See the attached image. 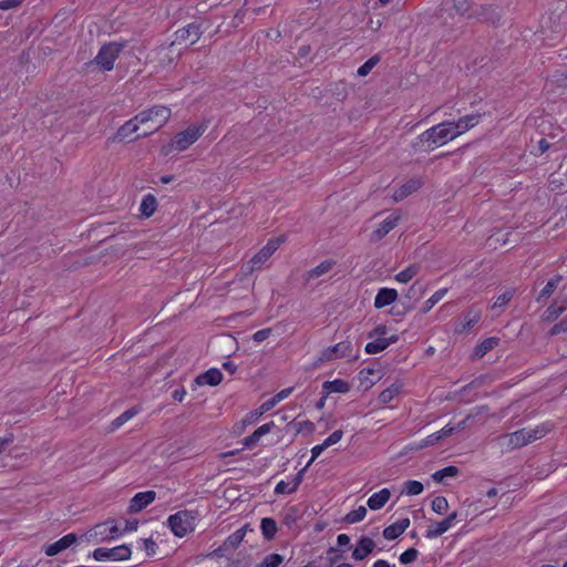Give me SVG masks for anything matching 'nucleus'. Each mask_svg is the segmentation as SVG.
<instances>
[{"instance_id": "obj_1", "label": "nucleus", "mask_w": 567, "mask_h": 567, "mask_svg": "<svg viewBox=\"0 0 567 567\" xmlns=\"http://www.w3.org/2000/svg\"><path fill=\"white\" fill-rule=\"evenodd\" d=\"M453 140L447 121L433 125L417 136V142L429 151L443 146Z\"/></svg>"}, {"instance_id": "obj_2", "label": "nucleus", "mask_w": 567, "mask_h": 567, "mask_svg": "<svg viewBox=\"0 0 567 567\" xmlns=\"http://www.w3.org/2000/svg\"><path fill=\"white\" fill-rule=\"evenodd\" d=\"M197 519V512L184 509L169 515L167 518V525L176 537L182 538L195 530Z\"/></svg>"}, {"instance_id": "obj_3", "label": "nucleus", "mask_w": 567, "mask_h": 567, "mask_svg": "<svg viewBox=\"0 0 567 567\" xmlns=\"http://www.w3.org/2000/svg\"><path fill=\"white\" fill-rule=\"evenodd\" d=\"M172 115L171 109L164 105H155L138 113V120L142 124H150V131H145L143 136H147L163 127Z\"/></svg>"}, {"instance_id": "obj_4", "label": "nucleus", "mask_w": 567, "mask_h": 567, "mask_svg": "<svg viewBox=\"0 0 567 567\" xmlns=\"http://www.w3.org/2000/svg\"><path fill=\"white\" fill-rule=\"evenodd\" d=\"M547 430L544 426L525 427L502 436V444L511 449H518L542 439Z\"/></svg>"}, {"instance_id": "obj_5", "label": "nucleus", "mask_w": 567, "mask_h": 567, "mask_svg": "<svg viewBox=\"0 0 567 567\" xmlns=\"http://www.w3.org/2000/svg\"><path fill=\"white\" fill-rule=\"evenodd\" d=\"M453 10L456 14L481 21L493 20L494 9L489 6L471 3L470 0H453Z\"/></svg>"}, {"instance_id": "obj_6", "label": "nucleus", "mask_w": 567, "mask_h": 567, "mask_svg": "<svg viewBox=\"0 0 567 567\" xmlns=\"http://www.w3.org/2000/svg\"><path fill=\"white\" fill-rule=\"evenodd\" d=\"M122 535L123 532L118 528L116 522L110 519L93 526L84 534V537L87 542L103 543L117 539Z\"/></svg>"}, {"instance_id": "obj_7", "label": "nucleus", "mask_w": 567, "mask_h": 567, "mask_svg": "<svg viewBox=\"0 0 567 567\" xmlns=\"http://www.w3.org/2000/svg\"><path fill=\"white\" fill-rule=\"evenodd\" d=\"M246 535L245 528H239L230 534L224 543L207 555L197 556V563L206 558H228L241 544Z\"/></svg>"}, {"instance_id": "obj_8", "label": "nucleus", "mask_w": 567, "mask_h": 567, "mask_svg": "<svg viewBox=\"0 0 567 567\" xmlns=\"http://www.w3.org/2000/svg\"><path fill=\"white\" fill-rule=\"evenodd\" d=\"M206 131V125L194 124L178 132L171 141L169 151L182 152L192 146Z\"/></svg>"}, {"instance_id": "obj_9", "label": "nucleus", "mask_w": 567, "mask_h": 567, "mask_svg": "<svg viewBox=\"0 0 567 567\" xmlns=\"http://www.w3.org/2000/svg\"><path fill=\"white\" fill-rule=\"evenodd\" d=\"M342 358H357V355L353 354V344L349 340L324 348L320 352L317 362L324 363Z\"/></svg>"}, {"instance_id": "obj_10", "label": "nucleus", "mask_w": 567, "mask_h": 567, "mask_svg": "<svg viewBox=\"0 0 567 567\" xmlns=\"http://www.w3.org/2000/svg\"><path fill=\"white\" fill-rule=\"evenodd\" d=\"M132 550L127 545H120L112 548L99 547L93 551L96 561H120L131 557Z\"/></svg>"}, {"instance_id": "obj_11", "label": "nucleus", "mask_w": 567, "mask_h": 567, "mask_svg": "<svg viewBox=\"0 0 567 567\" xmlns=\"http://www.w3.org/2000/svg\"><path fill=\"white\" fill-rule=\"evenodd\" d=\"M121 50L122 47L117 43H109L103 45L95 56L96 64L105 71H111Z\"/></svg>"}, {"instance_id": "obj_12", "label": "nucleus", "mask_w": 567, "mask_h": 567, "mask_svg": "<svg viewBox=\"0 0 567 567\" xmlns=\"http://www.w3.org/2000/svg\"><path fill=\"white\" fill-rule=\"evenodd\" d=\"M284 241L281 238L270 239L251 259V269L261 268L266 261L274 255V252L279 248L280 244Z\"/></svg>"}, {"instance_id": "obj_13", "label": "nucleus", "mask_w": 567, "mask_h": 567, "mask_svg": "<svg viewBox=\"0 0 567 567\" xmlns=\"http://www.w3.org/2000/svg\"><path fill=\"white\" fill-rule=\"evenodd\" d=\"M480 114H470L460 117L457 121H447L454 140L476 126L480 123Z\"/></svg>"}, {"instance_id": "obj_14", "label": "nucleus", "mask_w": 567, "mask_h": 567, "mask_svg": "<svg viewBox=\"0 0 567 567\" xmlns=\"http://www.w3.org/2000/svg\"><path fill=\"white\" fill-rule=\"evenodd\" d=\"M456 520H457V513L453 512L446 518H444L443 520L432 523L427 527L424 536L427 539L437 538L439 536L443 535L449 529H451L456 524Z\"/></svg>"}, {"instance_id": "obj_15", "label": "nucleus", "mask_w": 567, "mask_h": 567, "mask_svg": "<svg viewBox=\"0 0 567 567\" xmlns=\"http://www.w3.org/2000/svg\"><path fill=\"white\" fill-rule=\"evenodd\" d=\"M78 540V536L74 533L66 534L65 536L61 537L59 540L49 544L44 548V553L47 556H55L60 554L61 551L68 549L70 546L75 544Z\"/></svg>"}, {"instance_id": "obj_16", "label": "nucleus", "mask_w": 567, "mask_h": 567, "mask_svg": "<svg viewBox=\"0 0 567 567\" xmlns=\"http://www.w3.org/2000/svg\"><path fill=\"white\" fill-rule=\"evenodd\" d=\"M155 497L156 493L154 491L140 492L131 499L128 511L131 513H138L153 503Z\"/></svg>"}, {"instance_id": "obj_17", "label": "nucleus", "mask_w": 567, "mask_h": 567, "mask_svg": "<svg viewBox=\"0 0 567 567\" xmlns=\"http://www.w3.org/2000/svg\"><path fill=\"white\" fill-rule=\"evenodd\" d=\"M373 340L365 344V352L369 354H377L385 350L389 346L398 342L399 337L395 333L390 334L386 338H372Z\"/></svg>"}, {"instance_id": "obj_18", "label": "nucleus", "mask_w": 567, "mask_h": 567, "mask_svg": "<svg viewBox=\"0 0 567 567\" xmlns=\"http://www.w3.org/2000/svg\"><path fill=\"white\" fill-rule=\"evenodd\" d=\"M400 215L398 213H392L386 216L373 230V238L379 240L386 236L392 229H394L400 220Z\"/></svg>"}, {"instance_id": "obj_19", "label": "nucleus", "mask_w": 567, "mask_h": 567, "mask_svg": "<svg viewBox=\"0 0 567 567\" xmlns=\"http://www.w3.org/2000/svg\"><path fill=\"white\" fill-rule=\"evenodd\" d=\"M143 125L142 122H140L138 120V114L135 115L133 118L128 120L127 122H125L118 130H117V133H116V136L120 141H123V140H135V137H133V134L136 133L140 128V126ZM141 135H137V137H140Z\"/></svg>"}, {"instance_id": "obj_20", "label": "nucleus", "mask_w": 567, "mask_h": 567, "mask_svg": "<svg viewBox=\"0 0 567 567\" xmlns=\"http://www.w3.org/2000/svg\"><path fill=\"white\" fill-rule=\"evenodd\" d=\"M223 380V373L215 368H212L204 373H200L196 377L194 383L195 385L202 386V385H210L215 386L218 385Z\"/></svg>"}, {"instance_id": "obj_21", "label": "nucleus", "mask_w": 567, "mask_h": 567, "mask_svg": "<svg viewBox=\"0 0 567 567\" xmlns=\"http://www.w3.org/2000/svg\"><path fill=\"white\" fill-rule=\"evenodd\" d=\"M374 548H375V543L373 542V539H371L367 536H362L358 540L357 546L353 549L352 557L355 560H362L367 556H369L373 551Z\"/></svg>"}, {"instance_id": "obj_22", "label": "nucleus", "mask_w": 567, "mask_h": 567, "mask_svg": "<svg viewBox=\"0 0 567 567\" xmlns=\"http://www.w3.org/2000/svg\"><path fill=\"white\" fill-rule=\"evenodd\" d=\"M398 299V291L393 288H381L377 292L374 298V307L377 309H382L386 306L392 305Z\"/></svg>"}, {"instance_id": "obj_23", "label": "nucleus", "mask_w": 567, "mask_h": 567, "mask_svg": "<svg viewBox=\"0 0 567 567\" xmlns=\"http://www.w3.org/2000/svg\"><path fill=\"white\" fill-rule=\"evenodd\" d=\"M409 526L410 519L408 517L401 518L383 529V537L388 540H393L402 535Z\"/></svg>"}, {"instance_id": "obj_24", "label": "nucleus", "mask_w": 567, "mask_h": 567, "mask_svg": "<svg viewBox=\"0 0 567 567\" xmlns=\"http://www.w3.org/2000/svg\"><path fill=\"white\" fill-rule=\"evenodd\" d=\"M200 34L202 32L199 25L190 23L176 32V39L178 41H185L194 44L198 41Z\"/></svg>"}, {"instance_id": "obj_25", "label": "nucleus", "mask_w": 567, "mask_h": 567, "mask_svg": "<svg viewBox=\"0 0 567 567\" xmlns=\"http://www.w3.org/2000/svg\"><path fill=\"white\" fill-rule=\"evenodd\" d=\"M391 492L389 488H382L373 493L367 502V505L372 511L381 509L390 499Z\"/></svg>"}, {"instance_id": "obj_26", "label": "nucleus", "mask_w": 567, "mask_h": 567, "mask_svg": "<svg viewBox=\"0 0 567 567\" xmlns=\"http://www.w3.org/2000/svg\"><path fill=\"white\" fill-rule=\"evenodd\" d=\"M421 186H422L421 179L412 178L394 192L393 198L395 202H400V200L404 199L406 196L416 192Z\"/></svg>"}, {"instance_id": "obj_27", "label": "nucleus", "mask_w": 567, "mask_h": 567, "mask_svg": "<svg viewBox=\"0 0 567 567\" xmlns=\"http://www.w3.org/2000/svg\"><path fill=\"white\" fill-rule=\"evenodd\" d=\"M567 309V299L555 300L544 312V320L553 321Z\"/></svg>"}, {"instance_id": "obj_28", "label": "nucleus", "mask_w": 567, "mask_h": 567, "mask_svg": "<svg viewBox=\"0 0 567 567\" xmlns=\"http://www.w3.org/2000/svg\"><path fill=\"white\" fill-rule=\"evenodd\" d=\"M322 390L326 395L331 393H347L350 390V386L347 381L341 379H336L333 381H326L322 384Z\"/></svg>"}, {"instance_id": "obj_29", "label": "nucleus", "mask_w": 567, "mask_h": 567, "mask_svg": "<svg viewBox=\"0 0 567 567\" xmlns=\"http://www.w3.org/2000/svg\"><path fill=\"white\" fill-rule=\"evenodd\" d=\"M481 319V311L480 310H470L465 316L463 321L460 323L458 327L455 328L456 332L462 333L466 330H470L473 328Z\"/></svg>"}, {"instance_id": "obj_30", "label": "nucleus", "mask_w": 567, "mask_h": 567, "mask_svg": "<svg viewBox=\"0 0 567 567\" xmlns=\"http://www.w3.org/2000/svg\"><path fill=\"white\" fill-rule=\"evenodd\" d=\"M157 208L156 197L152 194H147L143 197L140 205V214L141 216L148 218L151 217Z\"/></svg>"}, {"instance_id": "obj_31", "label": "nucleus", "mask_w": 567, "mask_h": 567, "mask_svg": "<svg viewBox=\"0 0 567 567\" xmlns=\"http://www.w3.org/2000/svg\"><path fill=\"white\" fill-rule=\"evenodd\" d=\"M401 384L392 383L389 388L383 390L379 395V402L381 404H388L394 400V398L400 393Z\"/></svg>"}, {"instance_id": "obj_32", "label": "nucleus", "mask_w": 567, "mask_h": 567, "mask_svg": "<svg viewBox=\"0 0 567 567\" xmlns=\"http://www.w3.org/2000/svg\"><path fill=\"white\" fill-rule=\"evenodd\" d=\"M498 344V339L497 338H487L485 340H483L476 348H475V351H474V357L475 358H482L484 357L488 351H491L492 349H494L496 346Z\"/></svg>"}, {"instance_id": "obj_33", "label": "nucleus", "mask_w": 567, "mask_h": 567, "mask_svg": "<svg viewBox=\"0 0 567 567\" xmlns=\"http://www.w3.org/2000/svg\"><path fill=\"white\" fill-rule=\"evenodd\" d=\"M260 529L266 539H272L277 533V523L270 517L261 519Z\"/></svg>"}, {"instance_id": "obj_34", "label": "nucleus", "mask_w": 567, "mask_h": 567, "mask_svg": "<svg viewBox=\"0 0 567 567\" xmlns=\"http://www.w3.org/2000/svg\"><path fill=\"white\" fill-rule=\"evenodd\" d=\"M560 280H561V278L559 276H556V277L549 279L547 281V284L545 285V287L540 290L537 300L540 301L542 299L549 298L557 289Z\"/></svg>"}, {"instance_id": "obj_35", "label": "nucleus", "mask_w": 567, "mask_h": 567, "mask_svg": "<svg viewBox=\"0 0 567 567\" xmlns=\"http://www.w3.org/2000/svg\"><path fill=\"white\" fill-rule=\"evenodd\" d=\"M447 293V288H442L436 290L424 303L422 307V312H429L439 301H441L445 295Z\"/></svg>"}, {"instance_id": "obj_36", "label": "nucleus", "mask_w": 567, "mask_h": 567, "mask_svg": "<svg viewBox=\"0 0 567 567\" xmlns=\"http://www.w3.org/2000/svg\"><path fill=\"white\" fill-rule=\"evenodd\" d=\"M419 272V267L416 265H411L408 268L401 270L395 275V280L401 284H408L411 281Z\"/></svg>"}, {"instance_id": "obj_37", "label": "nucleus", "mask_w": 567, "mask_h": 567, "mask_svg": "<svg viewBox=\"0 0 567 567\" xmlns=\"http://www.w3.org/2000/svg\"><path fill=\"white\" fill-rule=\"evenodd\" d=\"M458 474V468L456 466H446L442 470H439L432 474V478L441 483L446 477H455Z\"/></svg>"}, {"instance_id": "obj_38", "label": "nucleus", "mask_w": 567, "mask_h": 567, "mask_svg": "<svg viewBox=\"0 0 567 567\" xmlns=\"http://www.w3.org/2000/svg\"><path fill=\"white\" fill-rule=\"evenodd\" d=\"M333 262L330 260L322 261L308 272L309 279H316L331 270Z\"/></svg>"}, {"instance_id": "obj_39", "label": "nucleus", "mask_w": 567, "mask_h": 567, "mask_svg": "<svg viewBox=\"0 0 567 567\" xmlns=\"http://www.w3.org/2000/svg\"><path fill=\"white\" fill-rule=\"evenodd\" d=\"M423 484L419 481L410 480L404 483L403 493L410 496L419 495L423 492Z\"/></svg>"}, {"instance_id": "obj_40", "label": "nucleus", "mask_w": 567, "mask_h": 567, "mask_svg": "<svg viewBox=\"0 0 567 567\" xmlns=\"http://www.w3.org/2000/svg\"><path fill=\"white\" fill-rule=\"evenodd\" d=\"M379 55H373L368 59L357 71V74L361 78L367 76L373 68L379 63Z\"/></svg>"}, {"instance_id": "obj_41", "label": "nucleus", "mask_w": 567, "mask_h": 567, "mask_svg": "<svg viewBox=\"0 0 567 567\" xmlns=\"http://www.w3.org/2000/svg\"><path fill=\"white\" fill-rule=\"evenodd\" d=\"M513 296H514V290L513 289L506 290L505 292H503L502 295L496 297V299L494 300V302L492 305V309L496 310V309H502V308L506 307L507 303L513 298Z\"/></svg>"}, {"instance_id": "obj_42", "label": "nucleus", "mask_w": 567, "mask_h": 567, "mask_svg": "<svg viewBox=\"0 0 567 567\" xmlns=\"http://www.w3.org/2000/svg\"><path fill=\"white\" fill-rule=\"evenodd\" d=\"M284 561V557L279 554H270L257 565V567H279Z\"/></svg>"}, {"instance_id": "obj_43", "label": "nucleus", "mask_w": 567, "mask_h": 567, "mask_svg": "<svg viewBox=\"0 0 567 567\" xmlns=\"http://www.w3.org/2000/svg\"><path fill=\"white\" fill-rule=\"evenodd\" d=\"M367 515V508L364 506H359L358 508L349 512L346 516V520L349 524H355L364 519Z\"/></svg>"}, {"instance_id": "obj_44", "label": "nucleus", "mask_w": 567, "mask_h": 567, "mask_svg": "<svg viewBox=\"0 0 567 567\" xmlns=\"http://www.w3.org/2000/svg\"><path fill=\"white\" fill-rule=\"evenodd\" d=\"M431 507L434 513L443 515L449 508V502L444 496H436L433 498Z\"/></svg>"}, {"instance_id": "obj_45", "label": "nucleus", "mask_w": 567, "mask_h": 567, "mask_svg": "<svg viewBox=\"0 0 567 567\" xmlns=\"http://www.w3.org/2000/svg\"><path fill=\"white\" fill-rule=\"evenodd\" d=\"M298 488L295 486L291 480L289 481H280L275 486L276 494H292Z\"/></svg>"}, {"instance_id": "obj_46", "label": "nucleus", "mask_w": 567, "mask_h": 567, "mask_svg": "<svg viewBox=\"0 0 567 567\" xmlns=\"http://www.w3.org/2000/svg\"><path fill=\"white\" fill-rule=\"evenodd\" d=\"M137 414V410L135 409H130V410H126L125 412H123L121 415H118L114 421H113V426L115 429L122 426L124 423H126L128 420H131L133 416H135Z\"/></svg>"}, {"instance_id": "obj_47", "label": "nucleus", "mask_w": 567, "mask_h": 567, "mask_svg": "<svg viewBox=\"0 0 567 567\" xmlns=\"http://www.w3.org/2000/svg\"><path fill=\"white\" fill-rule=\"evenodd\" d=\"M551 18L550 17H543L540 21V27L545 31L546 29H550L553 33L560 34L564 31V27L561 23H554L553 25H549Z\"/></svg>"}, {"instance_id": "obj_48", "label": "nucleus", "mask_w": 567, "mask_h": 567, "mask_svg": "<svg viewBox=\"0 0 567 567\" xmlns=\"http://www.w3.org/2000/svg\"><path fill=\"white\" fill-rule=\"evenodd\" d=\"M417 555L419 551L415 548H409L400 555L399 560L403 565L411 564L417 559Z\"/></svg>"}, {"instance_id": "obj_49", "label": "nucleus", "mask_w": 567, "mask_h": 567, "mask_svg": "<svg viewBox=\"0 0 567 567\" xmlns=\"http://www.w3.org/2000/svg\"><path fill=\"white\" fill-rule=\"evenodd\" d=\"M465 425V421H462L460 422L456 426H452L450 424H446L445 426H443L439 432L441 439H444V437H447L450 435H452L453 433H455L456 431L463 429Z\"/></svg>"}, {"instance_id": "obj_50", "label": "nucleus", "mask_w": 567, "mask_h": 567, "mask_svg": "<svg viewBox=\"0 0 567 567\" xmlns=\"http://www.w3.org/2000/svg\"><path fill=\"white\" fill-rule=\"evenodd\" d=\"M274 427H275L274 422L265 423V424L260 425L258 429H256L252 432V435L256 437L257 442H259L260 439L264 435L268 434Z\"/></svg>"}, {"instance_id": "obj_51", "label": "nucleus", "mask_w": 567, "mask_h": 567, "mask_svg": "<svg viewBox=\"0 0 567 567\" xmlns=\"http://www.w3.org/2000/svg\"><path fill=\"white\" fill-rule=\"evenodd\" d=\"M271 332H272L271 328H265V329L258 330L252 334V340L257 343H260V342L265 341L266 339H268L271 336Z\"/></svg>"}, {"instance_id": "obj_52", "label": "nucleus", "mask_w": 567, "mask_h": 567, "mask_svg": "<svg viewBox=\"0 0 567 567\" xmlns=\"http://www.w3.org/2000/svg\"><path fill=\"white\" fill-rule=\"evenodd\" d=\"M262 415L261 411L258 409L254 410V411H250L249 413H247L243 420V423L245 425H250V424H254L255 422H257L259 420V417Z\"/></svg>"}, {"instance_id": "obj_53", "label": "nucleus", "mask_w": 567, "mask_h": 567, "mask_svg": "<svg viewBox=\"0 0 567 567\" xmlns=\"http://www.w3.org/2000/svg\"><path fill=\"white\" fill-rule=\"evenodd\" d=\"M566 331H567V317L564 318L558 323L554 324V327L549 331V336H556V334H559V333L566 332Z\"/></svg>"}, {"instance_id": "obj_54", "label": "nucleus", "mask_w": 567, "mask_h": 567, "mask_svg": "<svg viewBox=\"0 0 567 567\" xmlns=\"http://www.w3.org/2000/svg\"><path fill=\"white\" fill-rule=\"evenodd\" d=\"M388 327L384 324H380L375 327L370 333L369 338H386L388 336Z\"/></svg>"}, {"instance_id": "obj_55", "label": "nucleus", "mask_w": 567, "mask_h": 567, "mask_svg": "<svg viewBox=\"0 0 567 567\" xmlns=\"http://www.w3.org/2000/svg\"><path fill=\"white\" fill-rule=\"evenodd\" d=\"M441 439L439 432H434L426 436L422 443L420 444V447H426L436 444Z\"/></svg>"}, {"instance_id": "obj_56", "label": "nucleus", "mask_w": 567, "mask_h": 567, "mask_svg": "<svg viewBox=\"0 0 567 567\" xmlns=\"http://www.w3.org/2000/svg\"><path fill=\"white\" fill-rule=\"evenodd\" d=\"M23 0H2L0 1V10L7 11L19 7Z\"/></svg>"}, {"instance_id": "obj_57", "label": "nucleus", "mask_w": 567, "mask_h": 567, "mask_svg": "<svg viewBox=\"0 0 567 567\" xmlns=\"http://www.w3.org/2000/svg\"><path fill=\"white\" fill-rule=\"evenodd\" d=\"M277 401L274 399V396L267 401H265L260 406H259V410L261 411L262 414H265L266 412L270 411L272 408H275L277 405Z\"/></svg>"}, {"instance_id": "obj_58", "label": "nucleus", "mask_w": 567, "mask_h": 567, "mask_svg": "<svg viewBox=\"0 0 567 567\" xmlns=\"http://www.w3.org/2000/svg\"><path fill=\"white\" fill-rule=\"evenodd\" d=\"M13 434H7L6 436L0 437V454L13 442Z\"/></svg>"}, {"instance_id": "obj_59", "label": "nucleus", "mask_w": 567, "mask_h": 567, "mask_svg": "<svg viewBox=\"0 0 567 567\" xmlns=\"http://www.w3.org/2000/svg\"><path fill=\"white\" fill-rule=\"evenodd\" d=\"M343 436V432L341 430H336L334 432H332L328 437L327 440L332 444H337L341 441Z\"/></svg>"}, {"instance_id": "obj_60", "label": "nucleus", "mask_w": 567, "mask_h": 567, "mask_svg": "<svg viewBox=\"0 0 567 567\" xmlns=\"http://www.w3.org/2000/svg\"><path fill=\"white\" fill-rule=\"evenodd\" d=\"M292 392V388L284 389L279 391L277 394L274 395V399L277 401V403L281 402L282 400L287 399Z\"/></svg>"}, {"instance_id": "obj_61", "label": "nucleus", "mask_w": 567, "mask_h": 567, "mask_svg": "<svg viewBox=\"0 0 567 567\" xmlns=\"http://www.w3.org/2000/svg\"><path fill=\"white\" fill-rule=\"evenodd\" d=\"M306 473V468H301L292 478V483L295 484V486L298 488L299 485L301 484L302 480H303V475Z\"/></svg>"}, {"instance_id": "obj_62", "label": "nucleus", "mask_w": 567, "mask_h": 567, "mask_svg": "<svg viewBox=\"0 0 567 567\" xmlns=\"http://www.w3.org/2000/svg\"><path fill=\"white\" fill-rule=\"evenodd\" d=\"M186 390L184 388H181V389H176L174 392H173V399L178 401V402H182L185 396H186Z\"/></svg>"}, {"instance_id": "obj_63", "label": "nucleus", "mask_w": 567, "mask_h": 567, "mask_svg": "<svg viewBox=\"0 0 567 567\" xmlns=\"http://www.w3.org/2000/svg\"><path fill=\"white\" fill-rule=\"evenodd\" d=\"M337 544L340 547H346L350 544V537L347 534H339L337 537Z\"/></svg>"}, {"instance_id": "obj_64", "label": "nucleus", "mask_w": 567, "mask_h": 567, "mask_svg": "<svg viewBox=\"0 0 567 567\" xmlns=\"http://www.w3.org/2000/svg\"><path fill=\"white\" fill-rule=\"evenodd\" d=\"M257 443L258 442H257L256 437L252 434L246 436L243 440V444H244L245 447H251V446L256 445Z\"/></svg>"}]
</instances>
